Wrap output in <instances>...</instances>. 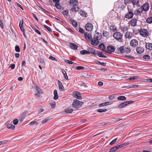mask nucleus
I'll use <instances>...</instances> for the list:
<instances>
[{"mask_svg":"<svg viewBox=\"0 0 152 152\" xmlns=\"http://www.w3.org/2000/svg\"><path fill=\"white\" fill-rule=\"evenodd\" d=\"M117 139H118V138H115V139H114V140H113L112 141L110 142V145H112L113 144L115 143L116 142L117 140Z\"/></svg>","mask_w":152,"mask_h":152,"instance_id":"obj_45","label":"nucleus"},{"mask_svg":"<svg viewBox=\"0 0 152 152\" xmlns=\"http://www.w3.org/2000/svg\"><path fill=\"white\" fill-rule=\"evenodd\" d=\"M36 90L38 93L39 94H42V90L37 86L36 87Z\"/></svg>","mask_w":152,"mask_h":152,"instance_id":"obj_35","label":"nucleus"},{"mask_svg":"<svg viewBox=\"0 0 152 152\" xmlns=\"http://www.w3.org/2000/svg\"><path fill=\"white\" fill-rule=\"evenodd\" d=\"M70 47L72 49L77 50V46L74 43H70L69 45Z\"/></svg>","mask_w":152,"mask_h":152,"instance_id":"obj_23","label":"nucleus"},{"mask_svg":"<svg viewBox=\"0 0 152 152\" xmlns=\"http://www.w3.org/2000/svg\"><path fill=\"white\" fill-rule=\"evenodd\" d=\"M139 2V0H131V2L133 5H137Z\"/></svg>","mask_w":152,"mask_h":152,"instance_id":"obj_36","label":"nucleus"},{"mask_svg":"<svg viewBox=\"0 0 152 152\" xmlns=\"http://www.w3.org/2000/svg\"><path fill=\"white\" fill-rule=\"evenodd\" d=\"M137 23V20L135 18H132L129 23V24L131 26H135Z\"/></svg>","mask_w":152,"mask_h":152,"instance_id":"obj_6","label":"nucleus"},{"mask_svg":"<svg viewBox=\"0 0 152 152\" xmlns=\"http://www.w3.org/2000/svg\"><path fill=\"white\" fill-rule=\"evenodd\" d=\"M85 28L86 30L88 31H91L93 29V26L91 24L88 23L86 24Z\"/></svg>","mask_w":152,"mask_h":152,"instance_id":"obj_8","label":"nucleus"},{"mask_svg":"<svg viewBox=\"0 0 152 152\" xmlns=\"http://www.w3.org/2000/svg\"><path fill=\"white\" fill-rule=\"evenodd\" d=\"M133 36V34L132 32L129 31L126 32L125 34V37L128 39L132 38Z\"/></svg>","mask_w":152,"mask_h":152,"instance_id":"obj_13","label":"nucleus"},{"mask_svg":"<svg viewBox=\"0 0 152 152\" xmlns=\"http://www.w3.org/2000/svg\"><path fill=\"white\" fill-rule=\"evenodd\" d=\"M23 20H21L20 23H19V27H20V26H23Z\"/></svg>","mask_w":152,"mask_h":152,"instance_id":"obj_54","label":"nucleus"},{"mask_svg":"<svg viewBox=\"0 0 152 152\" xmlns=\"http://www.w3.org/2000/svg\"><path fill=\"white\" fill-rule=\"evenodd\" d=\"M118 149V148L117 146H116L111 148L110 149L109 152H114Z\"/></svg>","mask_w":152,"mask_h":152,"instance_id":"obj_33","label":"nucleus"},{"mask_svg":"<svg viewBox=\"0 0 152 152\" xmlns=\"http://www.w3.org/2000/svg\"><path fill=\"white\" fill-rule=\"evenodd\" d=\"M85 37L88 42L91 41L92 38V36L90 34L86 32L84 34Z\"/></svg>","mask_w":152,"mask_h":152,"instance_id":"obj_12","label":"nucleus"},{"mask_svg":"<svg viewBox=\"0 0 152 152\" xmlns=\"http://www.w3.org/2000/svg\"><path fill=\"white\" fill-rule=\"evenodd\" d=\"M54 96L53 97V99H57L58 98V96L57 94V91L56 90H55L54 91Z\"/></svg>","mask_w":152,"mask_h":152,"instance_id":"obj_25","label":"nucleus"},{"mask_svg":"<svg viewBox=\"0 0 152 152\" xmlns=\"http://www.w3.org/2000/svg\"><path fill=\"white\" fill-rule=\"evenodd\" d=\"M98 85L99 86H101L103 85V83L101 81L99 82L98 83Z\"/></svg>","mask_w":152,"mask_h":152,"instance_id":"obj_64","label":"nucleus"},{"mask_svg":"<svg viewBox=\"0 0 152 152\" xmlns=\"http://www.w3.org/2000/svg\"><path fill=\"white\" fill-rule=\"evenodd\" d=\"M59 89L60 91H64V88L63 87L61 83L58 80Z\"/></svg>","mask_w":152,"mask_h":152,"instance_id":"obj_19","label":"nucleus"},{"mask_svg":"<svg viewBox=\"0 0 152 152\" xmlns=\"http://www.w3.org/2000/svg\"><path fill=\"white\" fill-rule=\"evenodd\" d=\"M84 68V67L82 66H77L76 67V69L78 70L83 69Z\"/></svg>","mask_w":152,"mask_h":152,"instance_id":"obj_52","label":"nucleus"},{"mask_svg":"<svg viewBox=\"0 0 152 152\" xmlns=\"http://www.w3.org/2000/svg\"><path fill=\"white\" fill-rule=\"evenodd\" d=\"M10 67H11V68L12 69H14L15 68V64H11L10 66Z\"/></svg>","mask_w":152,"mask_h":152,"instance_id":"obj_61","label":"nucleus"},{"mask_svg":"<svg viewBox=\"0 0 152 152\" xmlns=\"http://www.w3.org/2000/svg\"><path fill=\"white\" fill-rule=\"evenodd\" d=\"M79 32L81 33H83L84 32L83 30L81 28H79Z\"/></svg>","mask_w":152,"mask_h":152,"instance_id":"obj_57","label":"nucleus"},{"mask_svg":"<svg viewBox=\"0 0 152 152\" xmlns=\"http://www.w3.org/2000/svg\"><path fill=\"white\" fill-rule=\"evenodd\" d=\"M143 10L141 8H140L138 10H135L134 11V14L135 15H138L141 14Z\"/></svg>","mask_w":152,"mask_h":152,"instance_id":"obj_17","label":"nucleus"},{"mask_svg":"<svg viewBox=\"0 0 152 152\" xmlns=\"http://www.w3.org/2000/svg\"><path fill=\"white\" fill-rule=\"evenodd\" d=\"M134 15V14L131 10H128V13L126 14L125 17L127 18H131Z\"/></svg>","mask_w":152,"mask_h":152,"instance_id":"obj_7","label":"nucleus"},{"mask_svg":"<svg viewBox=\"0 0 152 152\" xmlns=\"http://www.w3.org/2000/svg\"><path fill=\"white\" fill-rule=\"evenodd\" d=\"M91 44L94 46H96L98 45L99 43V41L96 39H95L94 37L93 39H91Z\"/></svg>","mask_w":152,"mask_h":152,"instance_id":"obj_11","label":"nucleus"},{"mask_svg":"<svg viewBox=\"0 0 152 152\" xmlns=\"http://www.w3.org/2000/svg\"><path fill=\"white\" fill-rule=\"evenodd\" d=\"M49 120V118H45L44 120L42 121V124H45V123L47 121H48Z\"/></svg>","mask_w":152,"mask_h":152,"instance_id":"obj_48","label":"nucleus"},{"mask_svg":"<svg viewBox=\"0 0 152 152\" xmlns=\"http://www.w3.org/2000/svg\"><path fill=\"white\" fill-rule=\"evenodd\" d=\"M118 50L121 53H124L125 52V49L123 46H121L118 48Z\"/></svg>","mask_w":152,"mask_h":152,"instance_id":"obj_31","label":"nucleus"},{"mask_svg":"<svg viewBox=\"0 0 152 152\" xmlns=\"http://www.w3.org/2000/svg\"><path fill=\"white\" fill-rule=\"evenodd\" d=\"M133 101H127L126 102H122L118 105V107L119 108H123L126 106L127 104H132L133 103Z\"/></svg>","mask_w":152,"mask_h":152,"instance_id":"obj_4","label":"nucleus"},{"mask_svg":"<svg viewBox=\"0 0 152 152\" xmlns=\"http://www.w3.org/2000/svg\"><path fill=\"white\" fill-rule=\"evenodd\" d=\"M44 27L50 32H52V31L51 28L46 25H44Z\"/></svg>","mask_w":152,"mask_h":152,"instance_id":"obj_42","label":"nucleus"},{"mask_svg":"<svg viewBox=\"0 0 152 152\" xmlns=\"http://www.w3.org/2000/svg\"><path fill=\"white\" fill-rule=\"evenodd\" d=\"M73 111L71 107H68L65 109V112L67 113H71Z\"/></svg>","mask_w":152,"mask_h":152,"instance_id":"obj_22","label":"nucleus"},{"mask_svg":"<svg viewBox=\"0 0 152 152\" xmlns=\"http://www.w3.org/2000/svg\"><path fill=\"white\" fill-rule=\"evenodd\" d=\"M50 105L52 108H54L56 106L55 102L54 101H52L50 103Z\"/></svg>","mask_w":152,"mask_h":152,"instance_id":"obj_39","label":"nucleus"},{"mask_svg":"<svg viewBox=\"0 0 152 152\" xmlns=\"http://www.w3.org/2000/svg\"><path fill=\"white\" fill-rule=\"evenodd\" d=\"M121 30L123 32H124L128 30V27L126 26H123L120 27Z\"/></svg>","mask_w":152,"mask_h":152,"instance_id":"obj_24","label":"nucleus"},{"mask_svg":"<svg viewBox=\"0 0 152 152\" xmlns=\"http://www.w3.org/2000/svg\"><path fill=\"white\" fill-rule=\"evenodd\" d=\"M131 2V0H124V3L125 4H129Z\"/></svg>","mask_w":152,"mask_h":152,"instance_id":"obj_51","label":"nucleus"},{"mask_svg":"<svg viewBox=\"0 0 152 152\" xmlns=\"http://www.w3.org/2000/svg\"><path fill=\"white\" fill-rule=\"evenodd\" d=\"M99 48H100L101 50H104L105 48V47L104 45L103 44H100L99 46Z\"/></svg>","mask_w":152,"mask_h":152,"instance_id":"obj_37","label":"nucleus"},{"mask_svg":"<svg viewBox=\"0 0 152 152\" xmlns=\"http://www.w3.org/2000/svg\"><path fill=\"white\" fill-rule=\"evenodd\" d=\"M145 46L147 49L149 50H152V43H147L145 44Z\"/></svg>","mask_w":152,"mask_h":152,"instance_id":"obj_20","label":"nucleus"},{"mask_svg":"<svg viewBox=\"0 0 152 152\" xmlns=\"http://www.w3.org/2000/svg\"><path fill=\"white\" fill-rule=\"evenodd\" d=\"M97 55L99 57H102V58H106V57L105 56L103 55L102 53H98L97 54Z\"/></svg>","mask_w":152,"mask_h":152,"instance_id":"obj_49","label":"nucleus"},{"mask_svg":"<svg viewBox=\"0 0 152 152\" xmlns=\"http://www.w3.org/2000/svg\"><path fill=\"white\" fill-rule=\"evenodd\" d=\"M146 22L148 24L152 23V17H150L148 18L146 20Z\"/></svg>","mask_w":152,"mask_h":152,"instance_id":"obj_28","label":"nucleus"},{"mask_svg":"<svg viewBox=\"0 0 152 152\" xmlns=\"http://www.w3.org/2000/svg\"><path fill=\"white\" fill-rule=\"evenodd\" d=\"M15 57L17 58H18L20 56V54L19 53H16L15 54Z\"/></svg>","mask_w":152,"mask_h":152,"instance_id":"obj_63","label":"nucleus"},{"mask_svg":"<svg viewBox=\"0 0 152 152\" xmlns=\"http://www.w3.org/2000/svg\"><path fill=\"white\" fill-rule=\"evenodd\" d=\"M73 96L78 99H81V96L80 93L78 91H75L73 94Z\"/></svg>","mask_w":152,"mask_h":152,"instance_id":"obj_10","label":"nucleus"},{"mask_svg":"<svg viewBox=\"0 0 152 152\" xmlns=\"http://www.w3.org/2000/svg\"><path fill=\"white\" fill-rule=\"evenodd\" d=\"M62 13L64 16H66L67 17L69 16V11L68 10H64L63 11Z\"/></svg>","mask_w":152,"mask_h":152,"instance_id":"obj_30","label":"nucleus"},{"mask_svg":"<svg viewBox=\"0 0 152 152\" xmlns=\"http://www.w3.org/2000/svg\"><path fill=\"white\" fill-rule=\"evenodd\" d=\"M64 75V78L66 80H68V77L67 75V73L65 74Z\"/></svg>","mask_w":152,"mask_h":152,"instance_id":"obj_58","label":"nucleus"},{"mask_svg":"<svg viewBox=\"0 0 152 152\" xmlns=\"http://www.w3.org/2000/svg\"><path fill=\"white\" fill-rule=\"evenodd\" d=\"M15 126L13 124H10L8 125L7 126V128L8 129H15Z\"/></svg>","mask_w":152,"mask_h":152,"instance_id":"obj_41","label":"nucleus"},{"mask_svg":"<svg viewBox=\"0 0 152 152\" xmlns=\"http://www.w3.org/2000/svg\"><path fill=\"white\" fill-rule=\"evenodd\" d=\"M7 140H5L0 141V145H1L2 144L5 143L6 142H7Z\"/></svg>","mask_w":152,"mask_h":152,"instance_id":"obj_55","label":"nucleus"},{"mask_svg":"<svg viewBox=\"0 0 152 152\" xmlns=\"http://www.w3.org/2000/svg\"><path fill=\"white\" fill-rule=\"evenodd\" d=\"M114 98V96L113 95H111L109 97V99L110 100H112V99H113Z\"/></svg>","mask_w":152,"mask_h":152,"instance_id":"obj_59","label":"nucleus"},{"mask_svg":"<svg viewBox=\"0 0 152 152\" xmlns=\"http://www.w3.org/2000/svg\"><path fill=\"white\" fill-rule=\"evenodd\" d=\"M122 34L118 32H115L113 35V37L115 39L121 42L123 41V39L122 38Z\"/></svg>","mask_w":152,"mask_h":152,"instance_id":"obj_2","label":"nucleus"},{"mask_svg":"<svg viewBox=\"0 0 152 152\" xmlns=\"http://www.w3.org/2000/svg\"><path fill=\"white\" fill-rule=\"evenodd\" d=\"M80 53L82 55H84L85 54H89L91 53V52L86 50H82L80 51Z\"/></svg>","mask_w":152,"mask_h":152,"instance_id":"obj_27","label":"nucleus"},{"mask_svg":"<svg viewBox=\"0 0 152 152\" xmlns=\"http://www.w3.org/2000/svg\"><path fill=\"white\" fill-rule=\"evenodd\" d=\"M131 51V50L130 48H126L125 49V52H126L127 53H129Z\"/></svg>","mask_w":152,"mask_h":152,"instance_id":"obj_44","label":"nucleus"},{"mask_svg":"<svg viewBox=\"0 0 152 152\" xmlns=\"http://www.w3.org/2000/svg\"><path fill=\"white\" fill-rule=\"evenodd\" d=\"M103 35L104 36L107 37L109 36V34L108 32L106 31H104L103 33Z\"/></svg>","mask_w":152,"mask_h":152,"instance_id":"obj_43","label":"nucleus"},{"mask_svg":"<svg viewBox=\"0 0 152 152\" xmlns=\"http://www.w3.org/2000/svg\"><path fill=\"white\" fill-rule=\"evenodd\" d=\"M137 79V78L136 77H132L128 79V80H133L135 79Z\"/></svg>","mask_w":152,"mask_h":152,"instance_id":"obj_56","label":"nucleus"},{"mask_svg":"<svg viewBox=\"0 0 152 152\" xmlns=\"http://www.w3.org/2000/svg\"><path fill=\"white\" fill-rule=\"evenodd\" d=\"M94 38L96 39L99 41L102 38V36L101 34L99 33H96L94 35Z\"/></svg>","mask_w":152,"mask_h":152,"instance_id":"obj_16","label":"nucleus"},{"mask_svg":"<svg viewBox=\"0 0 152 152\" xmlns=\"http://www.w3.org/2000/svg\"><path fill=\"white\" fill-rule=\"evenodd\" d=\"M113 102V101H111L110 102H104L102 103H101L99 105V107H102V106H105L107 105H108L109 104H112Z\"/></svg>","mask_w":152,"mask_h":152,"instance_id":"obj_15","label":"nucleus"},{"mask_svg":"<svg viewBox=\"0 0 152 152\" xmlns=\"http://www.w3.org/2000/svg\"><path fill=\"white\" fill-rule=\"evenodd\" d=\"M18 119H16L14 120L13 121V124L14 125H16V124H18Z\"/></svg>","mask_w":152,"mask_h":152,"instance_id":"obj_53","label":"nucleus"},{"mask_svg":"<svg viewBox=\"0 0 152 152\" xmlns=\"http://www.w3.org/2000/svg\"><path fill=\"white\" fill-rule=\"evenodd\" d=\"M107 111V110L106 109H100L97 110V111L99 113H102L106 112Z\"/></svg>","mask_w":152,"mask_h":152,"instance_id":"obj_40","label":"nucleus"},{"mask_svg":"<svg viewBox=\"0 0 152 152\" xmlns=\"http://www.w3.org/2000/svg\"><path fill=\"white\" fill-rule=\"evenodd\" d=\"M138 42L135 39L132 40L130 42V44L133 47H136L138 45Z\"/></svg>","mask_w":152,"mask_h":152,"instance_id":"obj_9","label":"nucleus"},{"mask_svg":"<svg viewBox=\"0 0 152 152\" xmlns=\"http://www.w3.org/2000/svg\"><path fill=\"white\" fill-rule=\"evenodd\" d=\"M80 15L84 17H86V15H87V13L85 11H84L83 10H80Z\"/></svg>","mask_w":152,"mask_h":152,"instance_id":"obj_26","label":"nucleus"},{"mask_svg":"<svg viewBox=\"0 0 152 152\" xmlns=\"http://www.w3.org/2000/svg\"><path fill=\"white\" fill-rule=\"evenodd\" d=\"M128 144H129V143L128 142H126V143H124L121 144L120 145H117V147H118V149H119L121 148L122 147L125 146H126V145H128Z\"/></svg>","mask_w":152,"mask_h":152,"instance_id":"obj_34","label":"nucleus"},{"mask_svg":"<svg viewBox=\"0 0 152 152\" xmlns=\"http://www.w3.org/2000/svg\"><path fill=\"white\" fill-rule=\"evenodd\" d=\"M54 5L55 7H56L57 9H60L61 8L60 5L59 4V3L55 4Z\"/></svg>","mask_w":152,"mask_h":152,"instance_id":"obj_50","label":"nucleus"},{"mask_svg":"<svg viewBox=\"0 0 152 152\" xmlns=\"http://www.w3.org/2000/svg\"><path fill=\"white\" fill-rule=\"evenodd\" d=\"M70 20L71 21L72 25L75 27H77V22L73 19L71 18Z\"/></svg>","mask_w":152,"mask_h":152,"instance_id":"obj_29","label":"nucleus"},{"mask_svg":"<svg viewBox=\"0 0 152 152\" xmlns=\"http://www.w3.org/2000/svg\"><path fill=\"white\" fill-rule=\"evenodd\" d=\"M49 58L50 59H51L52 60H56L55 58L51 56H49Z\"/></svg>","mask_w":152,"mask_h":152,"instance_id":"obj_60","label":"nucleus"},{"mask_svg":"<svg viewBox=\"0 0 152 152\" xmlns=\"http://www.w3.org/2000/svg\"><path fill=\"white\" fill-rule=\"evenodd\" d=\"M117 99L118 100H125L126 99V98L125 96H121L118 97Z\"/></svg>","mask_w":152,"mask_h":152,"instance_id":"obj_32","label":"nucleus"},{"mask_svg":"<svg viewBox=\"0 0 152 152\" xmlns=\"http://www.w3.org/2000/svg\"><path fill=\"white\" fill-rule=\"evenodd\" d=\"M143 58L145 59L148 60L150 59V57L148 55H145L143 56Z\"/></svg>","mask_w":152,"mask_h":152,"instance_id":"obj_46","label":"nucleus"},{"mask_svg":"<svg viewBox=\"0 0 152 152\" xmlns=\"http://www.w3.org/2000/svg\"><path fill=\"white\" fill-rule=\"evenodd\" d=\"M140 35L142 37H147L149 35V31L146 29H142L140 30Z\"/></svg>","mask_w":152,"mask_h":152,"instance_id":"obj_3","label":"nucleus"},{"mask_svg":"<svg viewBox=\"0 0 152 152\" xmlns=\"http://www.w3.org/2000/svg\"><path fill=\"white\" fill-rule=\"evenodd\" d=\"M77 3V0H70L69 1L70 5L72 6H74Z\"/></svg>","mask_w":152,"mask_h":152,"instance_id":"obj_21","label":"nucleus"},{"mask_svg":"<svg viewBox=\"0 0 152 152\" xmlns=\"http://www.w3.org/2000/svg\"><path fill=\"white\" fill-rule=\"evenodd\" d=\"M107 52L109 53H111L112 52H113L115 50L114 47L112 46L109 45L107 48Z\"/></svg>","mask_w":152,"mask_h":152,"instance_id":"obj_14","label":"nucleus"},{"mask_svg":"<svg viewBox=\"0 0 152 152\" xmlns=\"http://www.w3.org/2000/svg\"><path fill=\"white\" fill-rule=\"evenodd\" d=\"M144 48L142 47H137L136 49L137 53H142L144 51Z\"/></svg>","mask_w":152,"mask_h":152,"instance_id":"obj_18","label":"nucleus"},{"mask_svg":"<svg viewBox=\"0 0 152 152\" xmlns=\"http://www.w3.org/2000/svg\"><path fill=\"white\" fill-rule=\"evenodd\" d=\"M25 29L23 30V31H22V32L23 33V34L24 36V37L26 38H27V37L26 35L25 34Z\"/></svg>","mask_w":152,"mask_h":152,"instance_id":"obj_62","label":"nucleus"},{"mask_svg":"<svg viewBox=\"0 0 152 152\" xmlns=\"http://www.w3.org/2000/svg\"><path fill=\"white\" fill-rule=\"evenodd\" d=\"M83 103V102H80L77 99H75L72 104V106L75 108H78L80 107Z\"/></svg>","mask_w":152,"mask_h":152,"instance_id":"obj_1","label":"nucleus"},{"mask_svg":"<svg viewBox=\"0 0 152 152\" xmlns=\"http://www.w3.org/2000/svg\"><path fill=\"white\" fill-rule=\"evenodd\" d=\"M65 62H66V63L69 64H76V63L72 62L71 61H70L69 60H65Z\"/></svg>","mask_w":152,"mask_h":152,"instance_id":"obj_38","label":"nucleus"},{"mask_svg":"<svg viewBox=\"0 0 152 152\" xmlns=\"http://www.w3.org/2000/svg\"><path fill=\"white\" fill-rule=\"evenodd\" d=\"M15 50L17 52H20V48L18 46H16L15 47Z\"/></svg>","mask_w":152,"mask_h":152,"instance_id":"obj_47","label":"nucleus"},{"mask_svg":"<svg viewBox=\"0 0 152 152\" xmlns=\"http://www.w3.org/2000/svg\"><path fill=\"white\" fill-rule=\"evenodd\" d=\"M142 7V9L143 11L147 12L149 10L150 8L149 4L148 2H146L143 5Z\"/></svg>","mask_w":152,"mask_h":152,"instance_id":"obj_5","label":"nucleus"}]
</instances>
